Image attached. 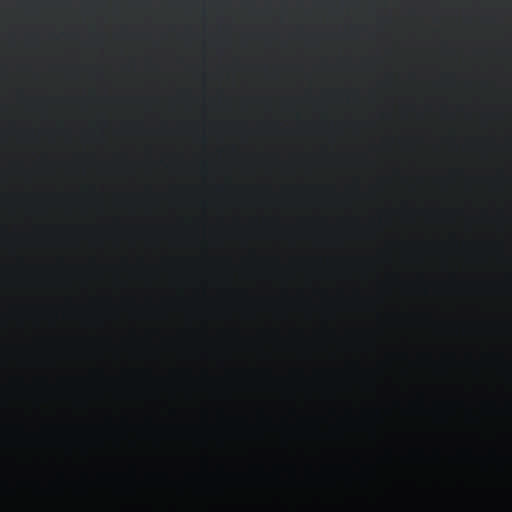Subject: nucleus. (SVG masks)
<instances>
[{"label":"nucleus","instance_id":"1","mask_svg":"<svg viewBox=\"0 0 512 512\" xmlns=\"http://www.w3.org/2000/svg\"><path fill=\"white\" fill-rule=\"evenodd\" d=\"M134 470L130 471L129 474L123 476V475H120L119 474H110V473H98V476H96V478H98V480L100 481H110V480H116V479H129V480H134L135 479V476H134Z\"/></svg>","mask_w":512,"mask_h":512},{"label":"nucleus","instance_id":"2","mask_svg":"<svg viewBox=\"0 0 512 512\" xmlns=\"http://www.w3.org/2000/svg\"><path fill=\"white\" fill-rule=\"evenodd\" d=\"M148 482L166 483L169 478L165 473H146L144 476Z\"/></svg>","mask_w":512,"mask_h":512},{"label":"nucleus","instance_id":"3","mask_svg":"<svg viewBox=\"0 0 512 512\" xmlns=\"http://www.w3.org/2000/svg\"><path fill=\"white\" fill-rule=\"evenodd\" d=\"M209 478H217V479H225V480H231V479L244 480V479H246V476H242V475L239 476V475H235V474H232V476H231V474H227V473L224 474V472H222V469H220L217 472V476H209Z\"/></svg>","mask_w":512,"mask_h":512},{"label":"nucleus","instance_id":"4","mask_svg":"<svg viewBox=\"0 0 512 512\" xmlns=\"http://www.w3.org/2000/svg\"><path fill=\"white\" fill-rule=\"evenodd\" d=\"M278 479V476H276L275 474H273V476H267V474H263V472L261 471V469H255L253 470V472L249 473V476H246V479Z\"/></svg>","mask_w":512,"mask_h":512},{"label":"nucleus","instance_id":"5","mask_svg":"<svg viewBox=\"0 0 512 512\" xmlns=\"http://www.w3.org/2000/svg\"><path fill=\"white\" fill-rule=\"evenodd\" d=\"M67 477L64 476L63 473H60V472H57L56 474V479H57V482H64V480L66 479Z\"/></svg>","mask_w":512,"mask_h":512},{"label":"nucleus","instance_id":"6","mask_svg":"<svg viewBox=\"0 0 512 512\" xmlns=\"http://www.w3.org/2000/svg\"><path fill=\"white\" fill-rule=\"evenodd\" d=\"M88 478L89 477H88V475L86 473L85 474L84 473L81 474V480L82 481L86 482V480H88Z\"/></svg>","mask_w":512,"mask_h":512}]
</instances>
